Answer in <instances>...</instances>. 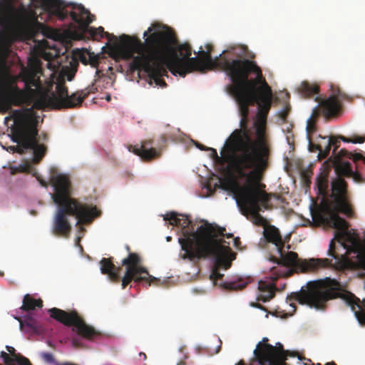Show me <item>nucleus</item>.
<instances>
[{
	"mask_svg": "<svg viewBox=\"0 0 365 365\" xmlns=\"http://www.w3.org/2000/svg\"><path fill=\"white\" fill-rule=\"evenodd\" d=\"M166 240H167V241H170L171 240V237H167Z\"/></svg>",
	"mask_w": 365,
	"mask_h": 365,
	"instance_id": "61",
	"label": "nucleus"
},
{
	"mask_svg": "<svg viewBox=\"0 0 365 365\" xmlns=\"http://www.w3.org/2000/svg\"><path fill=\"white\" fill-rule=\"evenodd\" d=\"M48 138V135L46 133H43V140H46Z\"/></svg>",
	"mask_w": 365,
	"mask_h": 365,
	"instance_id": "60",
	"label": "nucleus"
},
{
	"mask_svg": "<svg viewBox=\"0 0 365 365\" xmlns=\"http://www.w3.org/2000/svg\"><path fill=\"white\" fill-rule=\"evenodd\" d=\"M19 321L20 323V329L22 331L31 334L39 332V326L34 318L29 317L24 320L19 319Z\"/></svg>",
	"mask_w": 365,
	"mask_h": 365,
	"instance_id": "29",
	"label": "nucleus"
},
{
	"mask_svg": "<svg viewBox=\"0 0 365 365\" xmlns=\"http://www.w3.org/2000/svg\"><path fill=\"white\" fill-rule=\"evenodd\" d=\"M298 93L304 98H309L319 91V87L316 84H311L307 81H303L297 88Z\"/></svg>",
	"mask_w": 365,
	"mask_h": 365,
	"instance_id": "28",
	"label": "nucleus"
},
{
	"mask_svg": "<svg viewBox=\"0 0 365 365\" xmlns=\"http://www.w3.org/2000/svg\"><path fill=\"white\" fill-rule=\"evenodd\" d=\"M138 357H140V359L142 358L143 360H145L147 359L146 354L143 352L138 353Z\"/></svg>",
	"mask_w": 365,
	"mask_h": 365,
	"instance_id": "52",
	"label": "nucleus"
},
{
	"mask_svg": "<svg viewBox=\"0 0 365 365\" xmlns=\"http://www.w3.org/2000/svg\"><path fill=\"white\" fill-rule=\"evenodd\" d=\"M163 220L182 229V237L178 238L181 247L180 257L190 262L207 257L214 258L215 265L210 278L213 281L221 279L224 275L220 272V269H229L232 261L235 259V254L230 247L223 245L225 241L220 238L225 236V228L206 222L198 227L195 232L189 231L187 228L191 224V220L187 216L175 212L165 214ZM232 237V234L226 235L227 238Z\"/></svg>",
	"mask_w": 365,
	"mask_h": 365,
	"instance_id": "4",
	"label": "nucleus"
},
{
	"mask_svg": "<svg viewBox=\"0 0 365 365\" xmlns=\"http://www.w3.org/2000/svg\"><path fill=\"white\" fill-rule=\"evenodd\" d=\"M331 169V165L328 162L323 165V170L320 172L316 180V185L318 189L319 194L322 196H326L329 187V173Z\"/></svg>",
	"mask_w": 365,
	"mask_h": 365,
	"instance_id": "24",
	"label": "nucleus"
},
{
	"mask_svg": "<svg viewBox=\"0 0 365 365\" xmlns=\"http://www.w3.org/2000/svg\"><path fill=\"white\" fill-rule=\"evenodd\" d=\"M106 99L107 101H110L111 100V96L110 95H107L106 97Z\"/></svg>",
	"mask_w": 365,
	"mask_h": 365,
	"instance_id": "58",
	"label": "nucleus"
},
{
	"mask_svg": "<svg viewBox=\"0 0 365 365\" xmlns=\"http://www.w3.org/2000/svg\"><path fill=\"white\" fill-rule=\"evenodd\" d=\"M66 6H71L72 10L71 12L66 11L68 16H70L71 19L78 24L79 29L82 32L88 33L93 39L103 36L105 32L102 26L97 29L89 26V24L95 20V16L91 14L82 4H66L65 3V7Z\"/></svg>",
	"mask_w": 365,
	"mask_h": 365,
	"instance_id": "16",
	"label": "nucleus"
},
{
	"mask_svg": "<svg viewBox=\"0 0 365 365\" xmlns=\"http://www.w3.org/2000/svg\"><path fill=\"white\" fill-rule=\"evenodd\" d=\"M41 359L48 364H53L56 365V363H58L56 361L54 356L52 354L48 352H41L40 354Z\"/></svg>",
	"mask_w": 365,
	"mask_h": 365,
	"instance_id": "35",
	"label": "nucleus"
},
{
	"mask_svg": "<svg viewBox=\"0 0 365 365\" xmlns=\"http://www.w3.org/2000/svg\"><path fill=\"white\" fill-rule=\"evenodd\" d=\"M251 306H252L254 307H256V308H258V309H261L265 310V308L262 305L259 304V303H252Z\"/></svg>",
	"mask_w": 365,
	"mask_h": 365,
	"instance_id": "47",
	"label": "nucleus"
},
{
	"mask_svg": "<svg viewBox=\"0 0 365 365\" xmlns=\"http://www.w3.org/2000/svg\"><path fill=\"white\" fill-rule=\"evenodd\" d=\"M263 237L267 242L275 245L277 250L280 256V259L273 258L276 261L279 267H274L273 272L275 277H271L272 280H276L281 277H287L289 274L286 271V268H290L296 272L303 273L312 272L319 270V267L330 265V260L325 259H302L298 257L296 252H288L285 254L284 250V241L282 238L279 230L274 225H269L265 226L263 230Z\"/></svg>",
	"mask_w": 365,
	"mask_h": 365,
	"instance_id": "8",
	"label": "nucleus"
},
{
	"mask_svg": "<svg viewBox=\"0 0 365 365\" xmlns=\"http://www.w3.org/2000/svg\"><path fill=\"white\" fill-rule=\"evenodd\" d=\"M207 150H210L211 152V156L216 161L221 162L222 161V158L219 157L217 153V150L212 148H208Z\"/></svg>",
	"mask_w": 365,
	"mask_h": 365,
	"instance_id": "43",
	"label": "nucleus"
},
{
	"mask_svg": "<svg viewBox=\"0 0 365 365\" xmlns=\"http://www.w3.org/2000/svg\"><path fill=\"white\" fill-rule=\"evenodd\" d=\"M14 361H16L19 365H31L27 358L20 354H14Z\"/></svg>",
	"mask_w": 365,
	"mask_h": 365,
	"instance_id": "36",
	"label": "nucleus"
},
{
	"mask_svg": "<svg viewBox=\"0 0 365 365\" xmlns=\"http://www.w3.org/2000/svg\"><path fill=\"white\" fill-rule=\"evenodd\" d=\"M82 61L86 63H88L92 67L97 68L100 62V56L93 52L88 51L87 56H83Z\"/></svg>",
	"mask_w": 365,
	"mask_h": 365,
	"instance_id": "34",
	"label": "nucleus"
},
{
	"mask_svg": "<svg viewBox=\"0 0 365 365\" xmlns=\"http://www.w3.org/2000/svg\"><path fill=\"white\" fill-rule=\"evenodd\" d=\"M138 157L144 162H150L161 156V149L153 147V140H144L141 142L138 148Z\"/></svg>",
	"mask_w": 365,
	"mask_h": 365,
	"instance_id": "23",
	"label": "nucleus"
},
{
	"mask_svg": "<svg viewBox=\"0 0 365 365\" xmlns=\"http://www.w3.org/2000/svg\"><path fill=\"white\" fill-rule=\"evenodd\" d=\"M339 138L346 143H362L364 142V139L362 137H357L356 138L351 139L341 135L339 137Z\"/></svg>",
	"mask_w": 365,
	"mask_h": 365,
	"instance_id": "37",
	"label": "nucleus"
},
{
	"mask_svg": "<svg viewBox=\"0 0 365 365\" xmlns=\"http://www.w3.org/2000/svg\"><path fill=\"white\" fill-rule=\"evenodd\" d=\"M319 115V110L317 107H316L312 113V116L307 120V133L309 136L314 134L317 131L316 126V120L315 119L318 118Z\"/></svg>",
	"mask_w": 365,
	"mask_h": 365,
	"instance_id": "33",
	"label": "nucleus"
},
{
	"mask_svg": "<svg viewBox=\"0 0 365 365\" xmlns=\"http://www.w3.org/2000/svg\"><path fill=\"white\" fill-rule=\"evenodd\" d=\"M340 298L349 305L356 318L361 325H365V299L361 301L354 294L346 291L341 284L335 279L326 277L314 282H309L307 288L302 287L299 292H292L287 296L290 306L296 309L293 302L307 304L317 309L324 310L329 300Z\"/></svg>",
	"mask_w": 365,
	"mask_h": 365,
	"instance_id": "6",
	"label": "nucleus"
},
{
	"mask_svg": "<svg viewBox=\"0 0 365 365\" xmlns=\"http://www.w3.org/2000/svg\"><path fill=\"white\" fill-rule=\"evenodd\" d=\"M18 145H16V146H10L9 148L11 150H12L13 152H17L20 154H23L24 153V151L26 150V149L23 148V147L21 146V141L20 142H16Z\"/></svg>",
	"mask_w": 365,
	"mask_h": 365,
	"instance_id": "39",
	"label": "nucleus"
},
{
	"mask_svg": "<svg viewBox=\"0 0 365 365\" xmlns=\"http://www.w3.org/2000/svg\"><path fill=\"white\" fill-rule=\"evenodd\" d=\"M100 264L101 272L107 274L109 279L115 283L120 281L123 267H125V274L122 278L123 288H125L132 280L137 282V253H130L125 258L122 262V267H116L111 258H103Z\"/></svg>",
	"mask_w": 365,
	"mask_h": 365,
	"instance_id": "14",
	"label": "nucleus"
},
{
	"mask_svg": "<svg viewBox=\"0 0 365 365\" xmlns=\"http://www.w3.org/2000/svg\"><path fill=\"white\" fill-rule=\"evenodd\" d=\"M48 313L51 318L64 325L74 327L73 330L76 331L78 335L86 339L91 340L101 334L100 332L96 330L93 327L86 324L83 318L76 310L66 312L58 308L53 307L48 309Z\"/></svg>",
	"mask_w": 365,
	"mask_h": 365,
	"instance_id": "15",
	"label": "nucleus"
},
{
	"mask_svg": "<svg viewBox=\"0 0 365 365\" xmlns=\"http://www.w3.org/2000/svg\"><path fill=\"white\" fill-rule=\"evenodd\" d=\"M331 146L334 147L333 153H335L339 147V140L334 137H331L328 140H326L324 148L321 143L315 145L314 147L319 150V158L321 159L326 158L330 153Z\"/></svg>",
	"mask_w": 365,
	"mask_h": 365,
	"instance_id": "27",
	"label": "nucleus"
},
{
	"mask_svg": "<svg viewBox=\"0 0 365 365\" xmlns=\"http://www.w3.org/2000/svg\"><path fill=\"white\" fill-rule=\"evenodd\" d=\"M41 73V63L36 58L31 63L28 69L24 70L21 73V80L25 84L24 89H20L15 82L6 81L1 83L0 106L7 110L11 109L13 105L20 106L25 103H31L38 94L39 96L34 105L38 108L49 107L59 110L76 108L80 106L91 93L101 91V83L106 81V84L110 83V81L103 71L97 69L96 78L91 85L68 95L63 76L53 72L50 78L45 81V84L42 85L40 80Z\"/></svg>",
	"mask_w": 365,
	"mask_h": 365,
	"instance_id": "2",
	"label": "nucleus"
},
{
	"mask_svg": "<svg viewBox=\"0 0 365 365\" xmlns=\"http://www.w3.org/2000/svg\"><path fill=\"white\" fill-rule=\"evenodd\" d=\"M109 81H110V83L109 84H106V81H104L103 83H101V87L99 88L100 91H103V89H106L107 88L108 86H111L112 83H111V78H108L106 77Z\"/></svg>",
	"mask_w": 365,
	"mask_h": 365,
	"instance_id": "44",
	"label": "nucleus"
},
{
	"mask_svg": "<svg viewBox=\"0 0 365 365\" xmlns=\"http://www.w3.org/2000/svg\"><path fill=\"white\" fill-rule=\"evenodd\" d=\"M160 279L150 275L146 268L142 266L141 259L138 256V284L142 283L145 287L151 284L159 285Z\"/></svg>",
	"mask_w": 365,
	"mask_h": 365,
	"instance_id": "26",
	"label": "nucleus"
},
{
	"mask_svg": "<svg viewBox=\"0 0 365 365\" xmlns=\"http://www.w3.org/2000/svg\"><path fill=\"white\" fill-rule=\"evenodd\" d=\"M343 157L351 159L356 164V170L359 169L360 161L365 164V157L361 153H352L347 151L346 150L342 149L339 151L338 158H339ZM359 175L361 177L365 176V173H360Z\"/></svg>",
	"mask_w": 365,
	"mask_h": 365,
	"instance_id": "31",
	"label": "nucleus"
},
{
	"mask_svg": "<svg viewBox=\"0 0 365 365\" xmlns=\"http://www.w3.org/2000/svg\"><path fill=\"white\" fill-rule=\"evenodd\" d=\"M247 284V282L242 278L237 280H231L223 283L222 287L225 289L237 291L244 289Z\"/></svg>",
	"mask_w": 365,
	"mask_h": 365,
	"instance_id": "32",
	"label": "nucleus"
},
{
	"mask_svg": "<svg viewBox=\"0 0 365 365\" xmlns=\"http://www.w3.org/2000/svg\"><path fill=\"white\" fill-rule=\"evenodd\" d=\"M6 350L12 355V356H13L12 358H14V354H16L15 349L10 346H6Z\"/></svg>",
	"mask_w": 365,
	"mask_h": 365,
	"instance_id": "46",
	"label": "nucleus"
},
{
	"mask_svg": "<svg viewBox=\"0 0 365 365\" xmlns=\"http://www.w3.org/2000/svg\"><path fill=\"white\" fill-rule=\"evenodd\" d=\"M128 149L130 152H132L135 155H137V147L136 145H128Z\"/></svg>",
	"mask_w": 365,
	"mask_h": 365,
	"instance_id": "45",
	"label": "nucleus"
},
{
	"mask_svg": "<svg viewBox=\"0 0 365 365\" xmlns=\"http://www.w3.org/2000/svg\"><path fill=\"white\" fill-rule=\"evenodd\" d=\"M246 181L248 185L240 189L237 202L244 215L247 217L250 215V220L255 225L264 228L269 225L259 212L271 208L270 200L277 195L262 190L259 187V182H250L248 180Z\"/></svg>",
	"mask_w": 365,
	"mask_h": 365,
	"instance_id": "12",
	"label": "nucleus"
},
{
	"mask_svg": "<svg viewBox=\"0 0 365 365\" xmlns=\"http://www.w3.org/2000/svg\"><path fill=\"white\" fill-rule=\"evenodd\" d=\"M232 96L239 107L242 129L232 133L221 153L239 178L259 182L268 166L264 135L272 88L261 73Z\"/></svg>",
	"mask_w": 365,
	"mask_h": 365,
	"instance_id": "1",
	"label": "nucleus"
},
{
	"mask_svg": "<svg viewBox=\"0 0 365 365\" xmlns=\"http://www.w3.org/2000/svg\"><path fill=\"white\" fill-rule=\"evenodd\" d=\"M9 1L0 0V41L5 40L7 36L6 27L11 23V15L16 9Z\"/></svg>",
	"mask_w": 365,
	"mask_h": 365,
	"instance_id": "22",
	"label": "nucleus"
},
{
	"mask_svg": "<svg viewBox=\"0 0 365 365\" xmlns=\"http://www.w3.org/2000/svg\"><path fill=\"white\" fill-rule=\"evenodd\" d=\"M331 95L319 101L324 115L327 118L335 115L340 110L341 104L339 97L344 98L339 86L331 85Z\"/></svg>",
	"mask_w": 365,
	"mask_h": 365,
	"instance_id": "21",
	"label": "nucleus"
},
{
	"mask_svg": "<svg viewBox=\"0 0 365 365\" xmlns=\"http://www.w3.org/2000/svg\"><path fill=\"white\" fill-rule=\"evenodd\" d=\"M72 343L74 346H77L78 345V340L76 339H73V341H72Z\"/></svg>",
	"mask_w": 365,
	"mask_h": 365,
	"instance_id": "56",
	"label": "nucleus"
},
{
	"mask_svg": "<svg viewBox=\"0 0 365 365\" xmlns=\"http://www.w3.org/2000/svg\"><path fill=\"white\" fill-rule=\"evenodd\" d=\"M333 204L334 210L330 212L327 223L329 226L336 229L337 231L335 232L334 237L330 241L327 250L328 257L324 258L325 259H329L331 263L330 265L327 267H319V269H332L343 271L351 264L349 256L351 253L356 254L358 256L361 252V247L356 240H352L351 245H347L342 241L346 230L348 229V224L345 220L339 217L337 212H340V210L334 202ZM344 214L345 213L344 212Z\"/></svg>",
	"mask_w": 365,
	"mask_h": 365,
	"instance_id": "10",
	"label": "nucleus"
},
{
	"mask_svg": "<svg viewBox=\"0 0 365 365\" xmlns=\"http://www.w3.org/2000/svg\"><path fill=\"white\" fill-rule=\"evenodd\" d=\"M38 181L39 182V183L41 185V186L43 187H47L48 185V183L46 181L42 180V179H40L39 178H37Z\"/></svg>",
	"mask_w": 365,
	"mask_h": 365,
	"instance_id": "49",
	"label": "nucleus"
},
{
	"mask_svg": "<svg viewBox=\"0 0 365 365\" xmlns=\"http://www.w3.org/2000/svg\"><path fill=\"white\" fill-rule=\"evenodd\" d=\"M73 74H68V76H67V80L71 81L73 80Z\"/></svg>",
	"mask_w": 365,
	"mask_h": 365,
	"instance_id": "55",
	"label": "nucleus"
},
{
	"mask_svg": "<svg viewBox=\"0 0 365 365\" xmlns=\"http://www.w3.org/2000/svg\"><path fill=\"white\" fill-rule=\"evenodd\" d=\"M1 356L4 359V361L6 364H10L14 362V358L10 357L5 351L1 352Z\"/></svg>",
	"mask_w": 365,
	"mask_h": 365,
	"instance_id": "40",
	"label": "nucleus"
},
{
	"mask_svg": "<svg viewBox=\"0 0 365 365\" xmlns=\"http://www.w3.org/2000/svg\"><path fill=\"white\" fill-rule=\"evenodd\" d=\"M289 108L288 107H285L284 109H282L279 113V118L285 121L287 118V115H288V113H289Z\"/></svg>",
	"mask_w": 365,
	"mask_h": 365,
	"instance_id": "42",
	"label": "nucleus"
},
{
	"mask_svg": "<svg viewBox=\"0 0 365 365\" xmlns=\"http://www.w3.org/2000/svg\"><path fill=\"white\" fill-rule=\"evenodd\" d=\"M195 145H196L199 149H200L201 150H207V148H207L206 146H205V145H202V144H200V143H197L195 144Z\"/></svg>",
	"mask_w": 365,
	"mask_h": 365,
	"instance_id": "48",
	"label": "nucleus"
},
{
	"mask_svg": "<svg viewBox=\"0 0 365 365\" xmlns=\"http://www.w3.org/2000/svg\"><path fill=\"white\" fill-rule=\"evenodd\" d=\"M319 138H320L321 140H322L324 142H318V143H317V144L321 143V144L322 145L323 148H324V145H325V142H326V140H328L327 139V138H326V137H322V136H321V135H319Z\"/></svg>",
	"mask_w": 365,
	"mask_h": 365,
	"instance_id": "50",
	"label": "nucleus"
},
{
	"mask_svg": "<svg viewBox=\"0 0 365 365\" xmlns=\"http://www.w3.org/2000/svg\"><path fill=\"white\" fill-rule=\"evenodd\" d=\"M267 341H268V339L264 337V338H263L262 341L261 343L262 344H267Z\"/></svg>",
	"mask_w": 365,
	"mask_h": 365,
	"instance_id": "59",
	"label": "nucleus"
},
{
	"mask_svg": "<svg viewBox=\"0 0 365 365\" xmlns=\"http://www.w3.org/2000/svg\"><path fill=\"white\" fill-rule=\"evenodd\" d=\"M240 242V239L239 238L234 239V244H235V246H237Z\"/></svg>",
	"mask_w": 365,
	"mask_h": 365,
	"instance_id": "54",
	"label": "nucleus"
},
{
	"mask_svg": "<svg viewBox=\"0 0 365 365\" xmlns=\"http://www.w3.org/2000/svg\"><path fill=\"white\" fill-rule=\"evenodd\" d=\"M178 365H183V364L180 363V364H178Z\"/></svg>",
	"mask_w": 365,
	"mask_h": 365,
	"instance_id": "62",
	"label": "nucleus"
},
{
	"mask_svg": "<svg viewBox=\"0 0 365 365\" xmlns=\"http://www.w3.org/2000/svg\"><path fill=\"white\" fill-rule=\"evenodd\" d=\"M259 294L257 299L266 302L272 299L275 296L276 287L273 283H267L265 282H259L258 287Z\"/></svg>",
	"mask_w": 365,
	"mask_h": 365,
	"instance_id": "25",
	"label": "nucleus"
},
{
	"mask_svg": "<svg viewBox=\"0 0 365 365\" xmlns=\"http://www.w3.org/2000/svg\"><path fill=\"white\" fill-rule=\"evenodd\" d=\"M287 356L276 358V359H273V362H272V363H266V364H261V365H287L285 363V361L287 360Z\"/></svg>",
	"mask_w": 365,
	"mask_h": 365,
	"instance_id": "38",
	"label": "nucleus"
},
{
	"mask_svg": "<svg viewBox=\"0 0 365 365\" xmlns=\"http://www.w3.org/2000/svg\"><path fill=\"white\" fill-rule=\"evenodd\" d=\"M137 36L123 34L119 37L113 36L109 38L108 53L114 60L115 66H109L108 71L113 73L115 69L118 72L124 73L128 81L134 80V74L137 71Z\"/></svg>",
	"mask_w": 365,
	"mask_h": 365,
	"instance_id": "11",
	"label": "nucleus"
},
{
	"mask_svg": "<svg viewBox=\"0 0 365 365\" xmlns=\"http://www.w3.org/2000/svg\"><path fill=\"white\" fill-rule=\"evenodd\" d=\"M66 6H71L72 10L71 12L66 11L68 16H70L71 19L78 24L79 29L82 32L88 33L93 39L103 36L105 32L102 26L97 29L89 26V24L95 20V16L91 14L82 4H66L65 3V7Z\"/></svg>",
	"mask_w": 365,
	"mask_h": 365,
	"instance_id": "18",
	"label": "nucleus"
},
{
	"mask_svg": "<svg viewBox=\"0 0 365 365\" xmlns=\"http://www.w3.org/2000/svg\"><path fill=\"white\" fill-rule=\"evenodd\" d=\"M334 168L336 178L333 179L331 183V197L334 200L336 207L341 212L350 215L352 213L351 208L347 201V183L344 177L351 178L353 175L351 164L349 162H340L336 160L332 162Z\"/></svg>",
	"mask_w": 365,
	"mask_h": 365,
	"instance_id": "13",
	"label": "nucleus"
},
{
	"mask_svg": "<svg viewBox=\"0 0 365 365\" xmlns=\"http://www.w3.org/2000/svg\"><path fill=\"white\" fill-rule=\"evenodd\" d=\"M50 182L53 187L51 195L53 202L58 205L52 224V233L58 237H68L72 226L68 216H74L77 224H88L100 215L96 207H91L78 202L71 197V182L69 178L61 174H53Z\"/></svg>",
	"mask_w": 365,
	"mask_h": 365,
	"instance_id": "5",
	"label": "nucleus"
},
{
	"mask_svg": "<svg viewBox=\"0 0 365 365\" xmlns=\"http://www.w3.org/2000/svg\"><path fill=\"white\" fill-rule=\"evenodd\" d=\"M66 6H71L72 10L71 12L66 11L68 16H70L71 19L78 24L79 29L82 32L88 33L93 39L103 36L105 32L102 26L97 29L89 26V24L95 20V16L91 14L82 4H66L65 3V7Z\"/></svg>",
	"mask_w": 365,
	"mask_h": 365,
	"instance_id": "17",
	"label": "nucleus"
},
{
	"mask_svg": "<svg viewBox=\"0 0 365 365\" xmlns=\"http://www.w3.org/2000/svg\"><path fill=\"white\" fill-rule=\"evenodd\" d=\"M205 48H207L206 51H209L210 53H211V51L213 49V46L211 43H207Z\"/></svg>",
	"mask_w": 365,
	"mask_h": 365,
	"instance_id": "51",
	"label": "nucleus"
},
{
	"mask_svg": "<svg viewBox=\"0 0 365 365\" xmlns=\"http://www.w3.org/2000/svg\"><path fill=\"white\" fill-rule=\"evenodd\" d=\"M144 42L138 38V79L143 68L150 84L166 86L163 77L168 76V70L175 76L185 77L190 73L205 71V65L197 57H190L191 46L180 43L169 26L153 24L143 34Z\"/></svg>",
	"mask_w": 365,
	"mask_h": 365,
	"instance_id": "3",
	"label": "nucleus"
},
{
	"mask_svg": "<svg viewBox=\"0 0 365 365\" xmlns=\"http://www.w3.org/2000/svg\"><path fill=\"white\" fill-rule=\"evenodd\" d=\"M56 365H77V364H73L71 362H64V363H56Z\"/></svg>",
	"mask_w": 365,
	"mask_h": 365,
	"instance_id": "53",
	"label": "nucleus"
},
{
	"mask_svg": "<svg viewBox=\"0 0 365 365\" xmlns=\"http://www.w3.org/2000/svg\"><path fill=\"white\" fill-rule=\"evenodd\" d=\"M42 307L43 301L41 299H36L30 294H27L24 297L23 304L21 309L25 311H30L34 310L36 308H41Z\"/></svg>",
	"mask_w": 365,
	"mask_h": 365,
	"instance_id": "30",
	"label": "nucleus"
},
{
	"mask_svg": "<svg viewBox=\"0 0 365 365\" xmlns=\"http://www.w3.org/2000/svg\"><path fill=\"white\" fill-rule=\"evenodd\" d=\"M235 365H245V362L242 360H240Z\"/></svg>",
	"mask_w": 365,
	"mask_h": 365,
	"instance_id": "57",
	"label": "nucleus"
},
{
	"mask_svg": "<svg viewBox=\"0 0 365 365\" xmlns=\"http://www.w3.org/2000/svg\"><path fill=\"white\" fill-rule=\"evenodd\" d=\"M26 170V166L20 165L18 167H12V168H11V173L12 175H14V174H16V173H17L19 172H21V173L25 172Z\"/></svg>",
	"mask_w": 365,
	"mask_h": 365,
	"instance_id": "41",
	"label": "nucleus"
},
{
	"mask_svg": "<svg viewBox=\"0 0 365 365\" xmlns=\"http://www.w3.org/2000/svg\"><path fill=\"white\" fill-rule=\"evenodd\" d=\"M254 354L259 364L272 363L274 359L287 356V351L279 342L275 346L269 344L259 343Z\"/></svg>",
	"mask_w": 365,
	"mask_h": 365,
	"instance_id": "20",
	"label": "nucleus"
},
{
	"mask_svg": "<svg viewBox=\"0 0 365 365\" xmlns=\"http://www.w3.org/2000/svg\"><path fill=\"white\" fill-rule=\"evenodd\" d=\"M234 48H228L215 58L202 47L198 53L199 59L205 65V70L219 68L230 78L233 83L230 88L232 95L250 82V75L253 73L257 76L262 73L255 61L247 58H234Z\"/></svg>",
	"mask_w": 365,
	"mask_h": 365,
	"instance_id": "7",
	"label": "nucleus"
},
{
	"mask_svg": "<svg viewBox=\"0 0 365 365\" xmlns=\"http://www.w3.org/2000/svg\"><path fill=\"white\" fill-rule=\"evenodd\" d=\"M28 26H34L38 29L43 31L46 29L47 27L42 23L38 21L36 13L31 10L26 9L24 6L16 9L14 14L11 15V21L6 27L7 36L4 41H0V43L7 41L9 38V30L14 26L24 27Z\"/></svg>",
	"mask_w": 365,
	"mask_h": 365,
	"instance_id": "19",
	"label": "nucleus"
},
{
	"mask_svg": "<svg viewBox=\"0 0 365 365\" xmlns=\"http://www.w3.org/2000/svg\"><path fill=\"white\" fill-rule=\"evenodd\" d=\"M13 120L11 126V137L13 142L21 143L23 148L32 149L33 162L38 163L44 157L47 148L43 144L38 143V116L32 108L14 110L6 121Z\"/></svg>",
	"mask_w": 365,
	"mask_h": 365,
	"instance_id": "9",
	"label": "nucleus"
}]
</instances>
